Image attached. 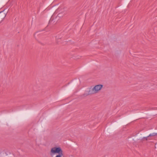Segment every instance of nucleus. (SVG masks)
Segmentation results:
<instances>
[{"label":"nucleus","mask_w":157,"mask_h":157,"mask_svg":"<svg viewBox=\"0 0 157 157\" xmlns=\"http://www.w3.org/2000/svg\"><path fill=\"white\" fill-rule=\"evenodd\" d=\"M58 154L56 155V157H62L63 155V151L61 147H54L51 148L50 155L51 156L56 154Z\"/></svg>","instance_id":"1"},{"label":"nucleus","mask_w":157,"mask_h":157,"mask_svg":"<svg viewBox=\"0 0 157 157\" xmlns=\"http://www.w3.org/2000/svg\"><path fill=\"white\" fill-rule=\"evenodd\" d=\"M96 94L94 87L92 88L91 87L88 90L86 91L83 94L84 96H87L93 94Z\"/></svg>","instance_id":"2"},{"label":"nucleus","mask_w":157,"mask_h":157,"mask_svg":"<svg viewBox=\"0 0 157 157\" xmlns=\"http://www.w3.org/2000/svg\"><path fill=\"white\" fill-rule=\"evenodd\" d=\"M103 86L102 85H98L95 86L94 87L96 93H97L98 91L101 90Z\"/></svg>","instance_id":"3"},{"label":"nucleus","mask_w":157,"mask_h":157,"mask_svg":"<svg viewBox=\"0 0 157 157\" xmlns=\"http://www.w3.org/2000/svg\"><path fill=\"white\" fill-rule=\"evenodd\" d=\"M6 13L4 11L0 12V20L2 21L5 17Z\"/></svg>","instance_id":"4"},{"label":"nucleus","mask_w":157,"mask_h":157,"mask_svg":"<svg viewBox=\"0 0 157 157\" xmlns=\"http://www.w3.org/2000/svg\"><path fill=\"white\" fill-rule=\"evenodd\" d=\"M65 13L63 12L60 13L57 15V17H56V18L62 17H63V16H64L65 15Z\"/></svg>","instance_id":"5"},{"label":"nucleus","mask_w":157,"mask_h":157,"mask_svg":"<svg viewBox=\"0 0 157 157\" xmlns=\"http://www.w3.org/2000/svg\"><path fill=\"white\" fill-rule=\"evenodd\" d=\"M8 153V154H7L6 153H5V154L6 156V157H14V156L13 154L10 153Z\"/></svg>","instance_id":"6"},{"label":"nucleus","mask_w":157,"mask_h":157,"mask_svg":"<svg viewBox=\"0 0 157 157\" xmlns=\"http://www.w3.org/2000/svg\"><path fill=\"white\" fill-rule=\"evenodd\" d=\"M62 36L61 35H57L56 37V39L57 40H58L59 39H61Z\"/></svg>","instance_id":"7"},{"label":"nucleus","mask_w":157,"mask_h":157,"mask_svg":"<svg viewBox=\"0 0 157 157\" xmlns=\"http://www.w3.org/2000/svg\"><path fill=\"white\" fill-rule=\"evenodd\" d=\"M157 135V133H152L150 134L149 136H148V137L150 136H154Z\"/></svg>","instance_id":"8"},{"label":"nucleus","mask_w":157,"mask_h":157,"mask_svg":"<svg viewBox=\"0 0 157 157\" xmlns=\"http://www.w3.org/2000/svg\"><path fill=\"white\" fill-rule=\"evenodd\" d=\"M145 139L146 140H147V137H144L143 138V140Z\"/></svg>","instance_id":"9"},{"label":"nucleus","mask_w":157,"mask_h":157,"mask_svg":"<svg viewBox=\"0 0 157 157\" xmlns=\"http://www.w3.org/2000/svg\"><path fill=\"white\" fill-rule=\"evenodd\" d=\"M53 20V17H51L50 19V21H52Z\"/></svg>","instance_id":"10"}]
</instances>
